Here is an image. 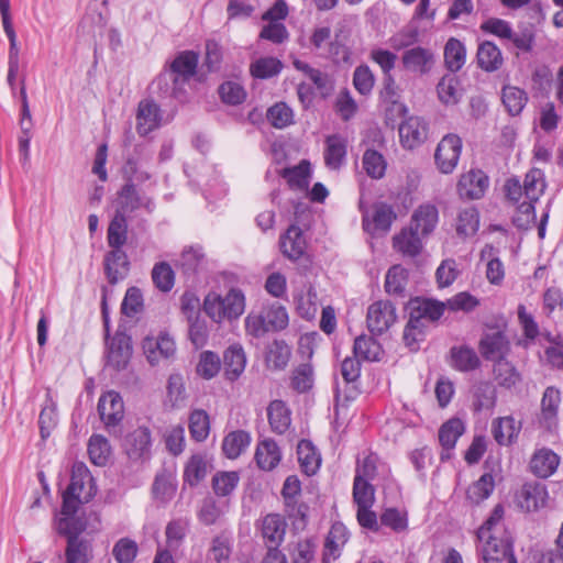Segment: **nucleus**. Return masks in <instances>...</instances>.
Listing matches in <instances>:
<instances>
[{"label": "nucleus", "instance_id": "nucleus-1", "mask_svg": "<svg viewBox=\"0 0 563 563\" xmlns=\"http://www.w3.org/2000/svg\"><path fill=\"white\" fill-rule=\"evenodd\" d=\"M96 494L97 486L86 464L74 463L69 485L63 493L62 515H76L79 507L89 503Z\"/></svg>", "mask_w": 563, "mask_h": 563}, {"label": "nucleus", "instance_id": "nucleus-2", "mask_svg": "<svg viewBox=\"0 0 563 563\" xmlns=\"http://www.w3.org/2000/svg\"><path fill=\"white\" fill-rule=\"evenodd\" d=\"M132 340L121 330H117L111 340L106 341V366L120 372L126 368L132 356Z\"/></svg>", "mask_w": 563, "mask_h": 563}, {"label": "nucleus", "instance_id": "nucleus-3", "mask_svg": "<svg viewBox=\"0 0 563 563\" xmlns=\"http://www.w3.org/2000/svg\"><path fill=\"white\" fill-rule=\"evenodd\" d=\"M483 542H485L482 551L484 563H501L505 560L508 563H517L514 540L506 530L500 536H486Z\"/></svg>", "mask_w": 563, "mask_h": 563}, {"label": "nucleus", "instance_id": "nucleus-4", "mask_svg": "<svg viewBox=\"0 0 563 563\" xmlns=\"http://www.w3.org/2000/svg\"><path fill=\"white\" fill-rule=\"evenodd\" d=\"M462 139L455 133L444 135L438 143L434 163L442 174H451L456 168L461 152Z\"/></svg>", "mask_w": 563, "mask_h": 563}, {"label": "nucleus", "instance_id": "nucleus-5", "mask_svg": "<svg viewBox=\"0 0 563 563\" xmlns=\"http://www.w3.org/2000/svg\"><path fill=\"white\" fill-rule=\"evenodd\" d=\"M408 318L418 323L435 324L444 314L446 305L432 298L415 297L407 305Z\"/></svg>", "mask_w": 563, "mask_h": 563}, {"label": "nucleus", "instance_id": "nucleus-6", "mask_svg": "<svg viewBox=\"0 0 563 563\" xmlns=\"http://www.w3.org/2000/svg\"><path fill=\"white\" fill-rule=\"evenodd\" d=\"M97 409L106 429L117 433L118 427L124 418V404L121 395L114 390L107 391L100 396Z\"/></svg>", "mask_w": 563, "mask_h": 563}, {"label": "nucleus", "instance_id": "nucleus-7", "mask_svg": "<svg viewBox=\"0 0 563 563\" xmlns=\"http://www.w3.org/2000/svg\"><path fill=\"white\" fill-rule=\"evenodd\" d=\"M396 320V307L389 300L375 301L367 308L366 324L368 331L374 335L386 332Z\"/></svg>", "mask_w": 563, "mask_h": 563}, {"label": "nucleus", "instance_id": "nucleus-8", "mask_svg": "<svg viewBox=\"0 0 563 563\" xmlns=\"http://www.w3.org/2000/svg\"><path fill=\"white\" fill-rule=\"evenodd\" d=\"M397 219L393 206L386 202H376L373 206L372 214L363 211L362 227L365 232L375 236L377 234H386L389 232L393 222Z\"/></svg>", "mask_w": 563, "mask_h": 563}, {"label": "nucleus", "instance_id": "nucleus-9", "mask_svg": "<svg viewBox=\"0 0 563 563\" xmlns=\"http://www.w3.org/2000/svg\"><path fill=\"white\" fill-rule=\"evenodd\" d=\"M398 132L401 146L406 150H415L427 141L429 124L423 118L412 115L398 125Z\"/></svg>", "mask_w": 563, "mask_h": 563}, {"label": "nucleus", "instance_id": "nucleus-10", "mask_svg": "<svg viewBox=\"0 0 563 563\" xmlns=\"http://www.w3.org/2000/svg\"><path fill=\"white\" fill-rule=\"evenodd\" d=\"M119 208L115 211L126 213L134 212L135 210L143 208L148 213H152L155 209V202L152 197L141 195L135 184H124L118 191Z\"/></svg>", "mask_w": 563, "mask_h": 563}, {"label": "nucleus", "instance_id": "nucleus-11", "mask_svg": "<svg viewBox=\"0 0 563 563\" xmlns=\"http://www.w3.org/2000/svg\"><path fill=\"white\" fill-rule=\"evenodd\" d=\"M478 350L486 361L497 362L506 358L510 351V342L503 331L494 330L482 336Z\"/></svg>", "mask_w": 563, "mask_h": 563}, {"label": "nucleus", "instance_id": "nucleus-12", "mask_svg": "<svg viewBox=\"0 0 563 563\" xmlns=\"http://www.w3.org/2000/svg\"><path fill=\"white\" fill-rule=\"evenodd\" d=\"M151 446L152 437L151 430L147 427H139L128 433L123 442L124 452L132 461L148 459L151 455Z\"/></svg>", "mask_w": 563, "mask_h": 563}, {"label": "nucleus", "instance_id": "nucleus-13", "mask_svg": "<svg viewBox=\"0 0 563 563\" xmlns=\"http://www.w3.org/2000/svg\"><path fill=\"white\" fill-rule=\"evenodd\" d=\"M560 405L561 391L554 386L547 387L541 398L539 416V423L545 430L552 431L558 427Z\"/></svg>", "mask_w": 563, "mask_h": 563}, {"label": "nucleus", "instance_id": "nucleus-14", "mask_svg": "<svg viewBox=\"0 0 563 563\" xmlns=\"http://www.w3.org/2000/svg\"><path fill=\"white\" fill-rule=\"evenodd\" d=\"M130 260L125 251L111 249L103 257V272L110 285L123 280L130 272Z\"/></svg>", "mask_w": 563, "mask_h": 563}, {"label": "nucleus", "instance_id": "nucleus-15", "mask_svg": "<svg viewBox=\"0 0 563 563\" xmlns=\"http://www.w3.org/2000/svg\"><path fill=\"white\" fill-rule=\"evenodd\" d=\"M199 54L195 51L179 52L169 64L174 85L188 82L197 74Z\"/></svg>", "mask_w": 563, "mask_h": 563}, {"label": "nucleus", "instance_id": "nucleus-16", "mask_svg": "<svg viewBox=\"0 0 563 563\" xmlns=\"http://www.w3.org/2000/svg\"><path fill=\"white\" fill-rule=\"evenodd\" d=\"M561 462V457L549 448L536 450L529 461V471L538 478L547 479L552 476Z\"/></svg>", "mask_w": 563, "mask_h": 563}, {"label": "nucleus", "instance_id": "nucleus-17", "mask_svg": "<svg viewBox=\"0 0 563 563\" xmlns=\"http://www.w3.org/2000/svg\"><path fill=\"white\" fill-rule=\"evenodd\" d=\"M401 63L407 71L423 76L431 70L434 64V54L429 48L415 46L402 53Z\"/></svg>", "mask_w": 563, "mask_h": 563}, {"label": "nucleus", "instance_id": "nucleus-18", "mask_svg": "<svg viewBox=\"0 0 563 563\" xmlns=\"http://www.w3.org/2000/svg\"><path fill=\"white\" fill-rule=\"evenodd\" d=\"M547 499V486L539 482L525 483L517 494L518 506L528 512L545 507Z\"/></svg>", "mask_w": 563, "mask_h": 563}, {"label": "nucleus", "instance_id": "nucleus-19", "mask_svg": "<svg viewBox=\"0 0 563 563\" xmlns=\"http://www.w3.org/2000/svg\"><path fill=\"white\" fill-rule=\"evenodd\" d=\"M162 112L153 99H142L137 104L136 131L145 136L161 125Z\"/></svg>", "mask_w": 563, "mask_h": 563}, {"label": "nucleus", "instance_id": "nucleus-20", "mask_svg": "<svg viewBox=\"0 0 563 563\" xmlns=\"http://www.w3.org/2000/svg\"><path fill=\"white\" fill-rule=\"evenodd\" d=\"M488 187V177L481 169H471L461 175L457 191L462 198L479 199Z\"/></svg>", "mask_w": 563, "mask_h": 563}, {"label": "nucleus", "instance_id": "nucleus-21", "mask_svg": "<svg viewBox=\"0 0 563 563\" xmlns=\"http://www.w3.org/2000/svg\"><path fill=\"white\" fill-rule=\"evenodd\" d=\"M349 536V531L342 522L336 521L331 526L324 541L322 563H332L341 556Z\"/></svg>", "mask_w": 563, "mask_h": 563}, {"label": "nucleus", "instance_id": "nucleus-22", "mask_svg": "<svg viewBox=\"0 0 563 563\" xmlns=\"http://www.w3.org/2000/svg\"><path fill=\"white\" fill-rule=\"evenodd\" d=\"M279 246L283 255L292 262L302 257L307 247L302 230L296 224L289 225L279 238Z\"/></svg>", "mask_w": 563, "mask_h": 563}, {"label": "nucleus", "instance_id": "nucleus-23", "mask_svg": "<svg viewBox=\"0 0 563 563\" xmlns=\"http://www.w3.org/2000/svg\"><path fill=\"white\" fill-rule=\"evenodd\" d=\"M287 523L279 514H268L262 520L261 536L266 548H279L286 534Z\"/></svg>", "mask_w": 563, "mask_h": 563}, {"label": "nucleus", "instance_id": "nucleus-24", "mask_svg": "<svg viewBox=\"0 0 563 563\" xmlns=\"http://www.w3.org/2000/svg\"><path fill=\"white\" fill-rule=\"evenodd\" d=\"M439 221V211L434 205H420L412 213L410 228L418 231L422 238L431 234Z\"/></svg>", "mask_w": 563, "mask_h": 563}, {"label": "nucleus", "instance_id": "nucleus-25", "mask_svg": "<svg viewBox=\"0 0 563 563\" xmlns=\"http://www.w3.org/2000/svg\"><path fill=\"white\" fill-rule=\"evenodd\" d=\"M477 66L487 73H494L501 68L504 57L499 47L492 41L482 42L476 52Z\"/></svg>", "mask_w": 563, "mask_h": 563}, {"label": "nucleus", "instance_id": "nucleus-26", "mask_svg": "<svg viewBox=\"0 0 563 563\" xmlns=\"http://www.w3.org/2000/svg\"><path fill=\"white\" fill-rule=\"evenodd\" d=\"M267 419L273 432L284 434L291 424V410L284 400H272L267 406Z\"/></svg>", "mask_w": 563, "mask_h": 563}, {"label": "nucleus", "instance_id": "nucleus-27", "mask_svg": "<svg viewBox=\"0 0 563 563\" xmlns=\"http://www.w3.org/2000/svg\"><path fill=\"white\" fill-rule=\"evenodd\" d=\"M421 239L420 233L409 227L393 238V246L405 256L416 257L423 247Z\"/></svg>", "mask_w": 563, "mask_h": 563}, {"label": "nucleus", "instance_id": "nucleus-28", "mask_svg": "<svg viewBox=\"0 0 563 563\" xmlns=\"http://www.w3.org/2000/svg\"><path fill=\"white\" fill-rule=\"evenodd\" d=\"M223 365L225 377L234 382L244 372L246 365V356L244 350L239 344L229 346L223 354Z\"/></svg>", "mask_w": 563, "mask_h": 563}, {"label": "nucleus", "instance_id": "nucleus-29", "mask_svg": "<svg viewBox=\"0 0 563 563\" xmlns=\"http://www.w3.org/2000/svg\"><path fill=\"white\" fill-rule=\"evenodd\" d=\"M147 361L155 365L159 357L168 358L175 353V342L167 334L159 335L157 339L147 338L143 344Z\"/></svg>", "mask_w": 563, "mask_h": 563}, {"label": "nucleus", "instance_id": "nucleus-30", "mask_svg": "<svg viewBox=\"0 0 563 563\" xmlns=\"http://www.w3.org/2000/svg\"><path fill=\"white\" fill-rule=\"evenodd\" d=\"M93 559V547L89 539L71 538L66 542L64 563H90Z\"/></svg>", "mask_w": 563, "mask_h": 563}, {"label": "nucleus", "instance_id": "nucleus-31", "mask_svg": "<svg viewBox=\"0 0 563 563\" xmlns=\"http://www.w3.org/2000/svg\"><path fill=\"white\" fill-rule=\"evenodd\" d=\"M282 460V452L273 439H266L258 443L255 452L257 466L263 471L274 470Z\"/></svg>", "mask_w": 563, "mask_h": 563}, {"label": "nucleus", "instance_id": "nucleus-32", "mask_svg": "<svg viewBox=\"0 0 563 563\" xmlns=\"http://www.w3.org/2000/svg\"><path fill=\"white\" fill-rule=\"evenodd\" d=\"M451 366L460 372H472L481 366L476 352L467 346H453L450 350Z\"/></svg>", "mask_w": 563, "mask_h": 563}, {"label": "nucleus", "instance_id": "nucleus-33", "mask_svg": "<svg viewBox=\"0 0 563 563\" xmlns=\"http://www.w3.org/2000/svg\"><path fill=\"white\" fill-rule=\"evenodd\" d=\"M409 272L401 265H393L386 273L384 288L389 296L404 298Z\"/></svg>", "mask_w": 563, "mask_h": 563}, {"label": "nucleus", "instance_id": "nucleus-34", "mask_svg": "<svg viewBox=\"0 0 563 563\" xmlns=\"http://www.w3.org/2000/svg\"><path fill=\"white\" fill-rule=\"evenodd\" d=\"M461 81L454 74L444 75L437 85L439 100L445 106L457 104L462 98Z\"/></svg>", "mask_w": 563, "mask_h": 563}, {"label": "nucleus", "instance_id": "nucleus-35", "mask_svg": "<svg viewBox=\"0 0 563 563\" xmlns=\"http://www.w3.org/2000/svg\"><path fill=\"white\" fill-rule=\"evenodd\" d=\"M346 155V140L339 134L325 139L324 163L331 169H339Z\"/></svg>", "mask_w": 563, "mask_h": 563}, {"label": "nucleus", "instance_id": "nucleus-36", "mask_svg": "<svg viewBox=\"0 0 563 563\" xmlns=\"http://www.w3.org/2000/svg\"><path fill=\"white\" fill-rule=\"evenodd\" d=\"M519 431L520 426L517 424L511 416L498 418L492 424L493 437L499 445L514 443Z\"/></svg>", "mask_w": 563, "mask_h": 563}, {"label": "nucleus", "instance_id": "nucleus-37", "mask_svg": "<svg viewBox=\"0 0 563 563\" xmlns=\"http://www.w3.org/2000/svg\"><path fill=\"white\" fill-rule=\"evenodd\" d=\"M209 472V463L202 454L190 456L184 468V483L190 487H196L206 478Z\"/></svg>", "mask_w": 563, "mask_h": 563}, {"label": "nucleus", "instance_id": "nucleus-38", "mask_svg": "<svg viewBox=\"0 0 563 563\" xmlns=\"http://www.w3.org/2000/svg\"><path fill=\"white\" fill-rule=\"evenodd\" d=\"M128 241V220L123 212L115 211L107 230V242L110 249L123 250Z\"/></svg>", "mask_w": 563, "mask_h": 563}, {"label": "nucleus", "instance_id": "nucleus-39", "mask_svg": "<svg viewBox=\"0 0 563 563\" xmlns=\"http://www.w3.org/2000/svg\"><path fill=\"white\" fill-rule=\"evenodd\" d=\"M444 65L452 73H457L465 64L466 48L457 38L451 37L444 46Z\"/></svg>", "mask_w": 563, "mask_h": 563}, {"label": "nucleus", "instance_id": "nucleus-40", "mask_svg": "<svg viewBox=\"0 0 563 563\" xmlns=\"http://www.w3.org/2000/svg\"><path fill=\"white\" fill-rule=\"evenodd\" d=\"M251 435L247 431L235 430L229 432L222 441V451L228 459H236L250 445Z\"/></svg>", "mask_w": 563, "mask_h": 563}, {"label": "nucleus", "instance_id": "nucleus-41", "mask_svg": "<svg viewBox=\"0 0 563 563\" xmlns=\"http://www.w3.org/2000/svg\"><path fill=\"white\" fill-rule=\"evenodd\" d=\"M280 176L286 179L291 189L303 190L308 188L310 178V163L302 159L294 167H286L280 172Z\"/></svg>", "mask_w": 563, "mask_h": 563}, {"label": "nucleus", "instance_id": "nucleus-42", "mask_svg": "<svg viewBox=\"0 0 563 563\" xmlns=\"http://www.w3.org/2000/svg\"><path fill=\"white\" fill-rule=\"evenodd\" d=\"M494 488L495 482L493 475L485 473L467 488L466 499L472 505H479L492 495Z\"/></svg>", "mask_w": 563, "mask_h": 563}, {"label": "nucleus", "instance_id": "nucleus-43", "mask_svg": "<svg viewBox=\"0 0 563 563\" xmlns=\"http://www.w3.org/2000/svg\"><path fill=\"white\" fill-rule=\"evenodd\" d=\"M290 355V347L284 340H274L267 346L266 364L277 371L284 369L289 362Z\"/></svg>", "mask_w": 563, "mask_h": 563}, {"label": "nucleus", "instance_id": "nucleus-44", "mask_svg": "<svg viewBox=\"0 0 563 563\" xmlns=\"http://www.w3.org/2000/svg\"><path fill=\"white\" fill-rule=\"evenodd\" d=\"M261 311L269 327L271 332L282 331L288 327V312L286 308L280 303L273 302L265 305Z\"/></svg>", "mask_w": 563, "mask_h": 563}, {"label": "nucleus", "instance_id": "nucleus-45", "mask_svg": "<svg viewBox=\"0 0 563 563\" xmlns=\"http://www.w3.org/2000/svg\"><path fill=\"white\" fill-rule=\"evenodd\" d=\"M175 272L170 264L164 261L155 263L151 272V278L154 286L165 294L173 289L175 285Z\"/></svg>", "mask_w": 563, "mask_h": 563}, {"label": "nucleus", "instance_id": "nucleus-46", "mask_svg": "<svg viewBox=\"0 0 563 563\" xmlns=\"http://www.w3.org/2000/svg\"><path fill=\"white\" fill-rule=\"evenodd\" d=\"M501 100L510 115H518L528 101V95L518 87L505 86L501 91Z\"/></svg>", "mask_w": 563, "mask_h": 563}, {"label": "nucleus", "instance_id": "nucleus-47", "mask_svg": "<svg viewBox=\"0 0 563 563\" xmlns=\"http://www.w3.org/2000/svg\"><path fill=\"white\" fill-rule=\"evenodd\" d=\"M57 520L56 530L59 536L66 538V542L71 538L87 539L82 536L86 531L87 523L81 518L75 517V515L66 516Z\"/></svg>", "mask_w": 563, "mask_h": 563}, {"label": "nucleus", "instance_id": "nucleus-48", "mask_svg": "<svg viewBox=\"0 0 563 563\" xmlns=\"http://www.w3.org/2000/svg\"><path fill=\"white\" fill-rule=\"evenodd\" d=\"M473 397L475 411L490 409L496 404V388L489 382H478L473 387Z\"/></svg>", "mask_w": 563, "mask_h": 563}, {"label": "nucleus", "instance_id": "nucleus-49", "mask_svg": "<svg viewBox=\"0 0 563 563\" xmlns=\"http://www.w3.org/2000/svg\"><path fill=\"white\" fill-rule=\"evenodd\" d=\"M464 432V423L459 418H453L443 423L439 430V441L444 450H453L457 439Z\"/></svg>", "mask_w": 563, "mask_h": 563}, {"label": "nucleus", "instance_id": "nucleus-50", "mask_svg": "<svg viewBox=\"0 0 563 563\" xmlns=\"http://www.w3.org/2000/svg\"><path fill=\"white\" fill-rule=\"evenodd\" d=\"M428 329L427 323H418L408 318L402 332V341L409 351H419L421 342L426 340Z\"/></svg>", "mask_w": 563, "mask_h": 563}, {"label": "nucleus", "instance_id": "nucleus-51", "mask_svg": "<svg viewBox=\"0 0 563 563\" xmlns=\"http://www.w3.org/2000/svg\"><path fill=\"white\" fill-rule=\"evenodd\" d=\"M297 455L300 466L307 475H313L320 465V457L317 455L312 443L309 440H300L297 445Z\"/></svg>", "mask_w": 563, "mask_h": 563}, {"label": "nucleus", "instance_id": "nucleus-52", "mask_svg": "<svg viewBox=\"0 0 563 563\" xmlns=\"http://www.w3.org/2000/svg\"><path fill=\"white\" fill-rule=\"evenodd\" d=\"M189 432L192 440L203 442L210 432V418L206 410L195 409L189 416Z\"/></svg>", "mask_w": 563, "mask_h": 563}, {"label": "nucleus", "instance_id": "nucleus-53", "mask_svg": "<svg viewBox=\"0 0 563 563\" xmlns=\"http://www.w3.org/2000/svg\"><path fill=\"white\" fill-rule=\"evenodd\" d=\"M291 563H313L316 543L312 539H302L288 544Z\"/></svg>", "mask_w": 563, "mask_h": 563}, {"label": "nucleus", "instance_id": "nucleus-54", "mask_svg": "<svg viewBox=\"0 0 563 563\" xmlns=\"http://www.w3.org/2000/svg\"><path fill=\"white\" fill-rule=\"evenodd\" d=\"M363 168L367 176L373 179H380L386 173V161L379 152L376 150L368 148L363 154Z\"/></svg>", "mask_w": 563, "mask_h": 563}, {"label": "nucleus", "instance_id": "nucleus-55", "mask_svg": "<svg viewBox=\"0 0 563 563\" xmlns=\"http://www.w3.org/2000/svg\"><path fill=\"white\" fill-rule=\"evenodd\" d=\"M283 63L275 57H262L251 64V74L255 78L267 79L278 75Z\"/></svg>", "mask_w": 563, "mask_h": 563}, {"label": "nucleus", "instance_id": "nucleus-56", "mask_svg": "<svg viewBox=\"0 0 563 563\" xmlns=\"http://www.w3.org/2000/svg\"><path fill=\"white\" fill-rule=\"evenodd\" d=\"M494 374L498 384L505 388L514 387L521 378L516 367L506 358L495 362Z\"/></svg>", "mask_w": 563, "mask_h": 563}, {"label": "nucleus", "instance_id": "nucleus-57", "mask_svg": "<svg viewBox=\"0 0 563 563\" xmlns=\"http://www.w3.org/2000/svg\"><path fill=\"white\" fill-rule=\"evenodd\" d=\"M380 352L379 343L367 335H360L354 340L353 353L356 357H362L366 361H377Z\"/></svg>", "mask_w": 563, "mask_h": 563}, {"label": "nucleus", "instance_id": "nucleus-58", "mask_svg": "<svg viewBox=\"0 0 563 563\" xmlns=\"http://www.w3.org/2000/svg\"><path fill=\"white\" fill-rule=\"evenodd\" d=\"M88 454L95 465H106L110 454V444L108 440L100 434L91 435L88 443Z\"/></svg>", "mask_w": 563, "mask_h": 563}, {"label": "nucleus", "instance_id": "nucleus-59", "mask_svg": "<svg viewBox=\"0 0 563 563\" xmlns=\"http://www.w3.org/2000/svg\"><path fill=\"white\" fill-rule=\"evenodd\" d=\"M240 476L238 472H218L212 477V489L219 497L229 496L238 486Z\"/></svg>", "mask_w": 563, "mask_h": 563}, {"label": "nucleus", "instance_id": "nucleus-60", "mask_svg": "<svg viewBox=\"0 0 563 563\" xmlns=\"http://www.w3.org/2000/svg\"><path fill=\"white\" fill-rule=\"evenodd\" d=\"M225 317L229 320L239 318L245 309V297L242 290L232 288L222 297Z\"/></svg>", "mask_w": 563, "mask_h": 563}, {"label": "nucleus", "instance_id": "nucleus-61", "mask_svg": "<svg viewBox=\"0 0 563 563\" xmlns=\"http://www.w3.org/2000/svg\"><path fill=\"white\" fill-rule=\"evenodd\" d=\"M267 120L276 129L294 123V111L286 102H277L267 110Z\"/></svg>", "mask_w": 563, "mask_h": 563}, {"label": "nucleus", "instance_id": "nucleus-62", "mask_svg": "<svg viewBox=\"0 0 563 563\" xmlns=\"http://www.w3.org/2000/svg\"><path fill=\"white\" fill-rule=\"evenodd\" d=\"M221 368V360L219 355L212 351H203L200 354L199 362L197 364V374L205 378L211 379L218 375Z\"/></svg>", "mask_w": 563, "mask_h": 563}, {"label": "nucleus", "instance_id": "nucleus-63", "mask_svg": "<svg viewBox=\"0 0 563 563\" xmlns=\"http://www.w3.org/2000/svg\"><path fill=\"white\" fill-rule=\"evenodd\" d=\"M313 385V368L310 364L297 366L290 378V387L297 393H307Z\"/></svg>", "mask_w": 563, "mask_h": 563}, {"label": "nucleus", "instance_id": "nucleus-64", "mask_svg": "<svg viewBox=\"0 0 563 563\" xmlns=\"http://www.w3.org/2000/svg\"><path fill=\"white\" fill-rule=\"evenodd\" d=\"M137 552V543L130 538L119 539L112 548V555L118 563H133Z\"/></svg>", "mask_w": 563, "mask_h": 563}]
</instances>
